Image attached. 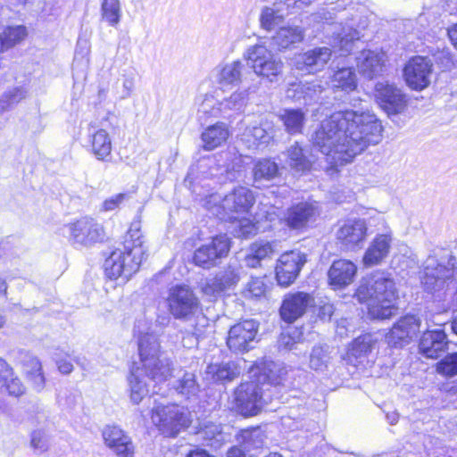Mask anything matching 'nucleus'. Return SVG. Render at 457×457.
Here are the masks:
<instances>
[{
  "instance_id": "1",
  "label": "nucleus",
  "mask_w": 457,
  "mask_h": 457,
  "mask_svg": "<svg viewBox=\"0 0 457 457\" xmlns=\"http://www.w3.org/2000/svg\"><path fill=\"white\" fill-rule=\"evenodd\" d=\"M383 127L370 111L346 110L325 119L314 132L312 145L332 167L351 162L370 145L382 139Z\"/></svg>"
},
{
  "instance_id": "2",
  "label": "nucleus",
  "mask_w": 457,
  "mask_h": 457,
  "mask_svg": "<svg viewBox=\"0 0 457 457\" xmlns=\"http://www.w3.org/2000/svg\"><path fill=\"white\" fill-rule=\"evenodd\" d=\"M148 256V246L141 232L139 221H133L124 237L122 245L106 259L105 272L110 278L129 279Z\"/></svg>"
},
{
  "instance_id": "3",
  "label": "nucleus",
  "mask_w": 457,
  "mask_h": 457,
  "mask_svg": "<svg viewBox=\"0 0 457 457\" xmlns=\"http://www.w3.org/2000/svg\"><path fill=\"white\" fill-rule=\"evenodd\" d=\"M355 296L360 303H367L369 314L373 319H389L395 314V285L384 273H375L363 278Z\"/></svg>"
},
{
  "instance_id": "4",
  "label": "nucleus",
  "mask_w": 457,
  "mask_h": 457,
  "mask_svg": "<svg viewBox=\"0 0 457 457\" xmlns=\"http://www.w3.org/2000/svg\"><path fill=\"white\" fill-rule=\"evenodd\" d=\"M457 259L447 250L441 249L430 254L423 264L421 283L431 293L449 291L455 287L453 279Z\"/></svg>"
},
{
  "instance_id": "5",
  "label": "nucleus",
  "mask_w": 457,
  "mask_h": 457,
  "mask_svg": "<svg viewBox=\"0 0 457 457\" xmlns=\"http://www.w3.org/2000/svg\"><path fill=\"white\" fill-rule=\"evenodd\" d=\"M138 353L142 368L149 379L162 382L168 379L171 362L163 356L156 335L142 333L137 339Z\"/></svg>"
},
{
  "instance_id": "6",
  "label": "nucleus",
  "mask_w": 457,
  "mask_h": 457,
  "mask_svg": "<svg viewBox=\"0 0 457 457\" xmlns=\"http://www.w3.org/2000/svg\"><path fill=\"white\" fill-rule=\"evenodd\" d=\"M245 59L254 74L269 82H276L282 75L284 62L271 50L262 44L249 47Z\"/></svg>"
},
{
  "instance_id": "7",
  "label": "nucleus",
  "mask_w": 457,
  "mask_h": 457,
  "mask_svg": "<svg viewBox=\"0 0 457 457\" xmlns=\"http://www.w3.org/2000/svg\"><path fill=\"white\" fill-rule=\"evenodd\" d=\"M266 403L262 388L255 378L241 383L234 391L232 408L245 417L257 415Z\"/></svg>"
},
{
  "instance_id": "8",
  "label": "nucleus",
  "mask_w": 457,
  "mask_h": 457,
  "mask_svg": "<svg viewBox=\"0 0 457 457\" xmlns=\"http://www.w3.org/2000/svg\"><path fill=\"white\" fill-rule=\"evenodd\" d=\"M152 421L168 436H176L191 422L187 410L176 404L156 406L153 411Z\"/></svg>"
},
{
  "instance_id": "9",
  "label": "nucleus",
  "mask_w": 457,
  "mask_h": 457,
  "mask_svg": "<svg viewBox=\"0 0 457 457\" xmlns=\"http://www.w3.org/2000/svg\"><path fill=\"white\" fill-rule=\"evenodd\" d=\"M166 303L169 312L177 320H187L200 309L198 297L187 286H175L170 288Z\"/></svg>"
},
{
  "instance_id": "10",
  "label": "nucleus",
  "mask_w": 457,
  "mask_h": 457,
  "mask_svg": "<svg viewBox=\"0 0 457 457\" xmlns=\"http://www.w3.org/2000/svg\"><path fill=\"white\" fill-rule=\"evenodd\" d=\"M259 323L251 319L231 326L227 337L228 347L235 353H244L253 348L257 342Z\"/></svg>"
},
{
  "instance_id": "11",
  "label": "nucleus",
  "mask_w": 457,
  "mask_h": 457,
  "mask_svg": "<svg viewBox=\"0 0 457 457\" xmlns=\"http://www.w3.org/2000/svg\"><path fill=\"white\" fill-rule=\"evenodd\" d=\"M69 240L73 245L89 246L104 239L103 227L95 220L83 217L65 226Z\"/></svg>"
},
{
  "instance_id": "12",
  "label": "nucleus",
  "mask_w": 457,
  "mask_h": 457,
  "mask_svg": "<svg viewBox=\"0 0 457 457\" xmlns=\"http://www.w3.org/2000/svg\"><path fill=\"white\" fill-rule=\"evenodd\" d=\"M433 75V63L430 59L424 56H414L405 64L403 78L413 90L421 91L431 83Z\"/></svg>"
},
{
  "instance_id": "13",
  "label": "nucleus",
  "mask_w": 457,
  "mask_h": 457,
  "mask_svg": "<svg viewBox=\"0 0 457 457\" xmlns=\"http://www.w3.org/2000/svg\"><path fill=\"white\" fill-rule=\"evenodd\" d=\"M230 249L229 238L227 235H218L197 248L194 253V262L204 269H210L218 263V261L228 255Z\"/></svg>"
},
{
  "instance_id": "14",
  "label": "nucleus",
  "mask_w": 457,
  "mask_h": 457,
  "mask_svg": "<svg viewBox=\"0 0 457 457\" xmlns=\"http://www.w3.org/2000/svg\"><path fill=\"white\" fill-rule=\"evenodd\" d=\"M305 262V253L298 250L286 252L281 254L276 265L278 283L283 287L291 285L298 277Z\"/></svg>"
},
{
  "instance_id": "15",
  "label": "nucleus",
  "mask_w": 457,
  "mask_h": 457,
  "mask_svg": "<svg viewBox=\"0 0 457 457\" xmlns=\"http://www.w3.org/2000/svg\"><path fill=\"white\" fill-rule=\"evenodd\" d=\"M244 67L239 60L220 63L212 71L210 79L218 89L229 91L241 84Z\"/></svg>"
},
{
  "instance_id": "16",
  "label": "nucleus",
  "mask_w": 457,
  "mask_h": 457,
  "mask_svg": "<svg viewBox=\"0 0 457 457\" xmlns=\"http://www.w3.org/2000/svg\"><path fill=\"white\" fill-rule=\"evenodd\" d=\"M375 97L381 108L388 114L400 113L406 106L405 96L401 89L386 82L376 84Z\"/></svg>"
},
{
  "instance_id": "17",
  "label": "nucleus",
  "mask_w": 457,
  "mask_h": 457,
  "mask_svg": "<svg viewBox=\"0 0 457 457\" xmlns=\"http://www.w3.org/2000/svg\"><path fill=\"white\" fill-rule=\"evenodd\" d=\"M313 303V297L307 293L287 294L280 307V316L286 322L292 323L302 317Z\"/></svg>"
},
{
  "instance_id": "18",
  "label": "nucleus",
  "mask_w": 457,
  "mask_h": 457,
  "mask_svg": "<svg viewBox=\"0 0 457 457\" xmlns=\"http://www.w3.org/2000/svg\"><path fill=\"white\" fill-rule=\"evenodd\" d=\"M420 328V319L414 315H406L401 318L386 334V342L395 347L408 344L417 336Z\"/></svg>"
},
{
  "instance_id": "19",
  "label": "nucleus",
  "mask_w": 457,
  "mask_h": 457,
  "mask_svg": "<svg viewBox=\"0 0 457 457\" xmlns=\"http://www.w3.org/2000/svg\"><path fill=\"white\" fill-rule=\"evenodd\" d=\"M392 245L393 233L391 231L376 235L363 254V265L373 267L381 264L388 257Z\"/></svg>"
},
{
  "instance_id": "20",
  "label": "nucleus",
  "mask_w": 457,
  "mask_h": 457,
  "mask_svg": "<svg viewBox=\"0 0 457 457\" xmlns=\"http://www.w3.org/2000/svg\"><path fill=\"white\" fill-rule=\"evenodd\" d=\"M331 55L332 52L328 47H316L295 55L294 66L300 71L315 73L324 69Z\"/></svg>"
},
{
  "instance_id": "21",
  "label": "nucleus",
  "mask_w": 457,
  "mask_h": 457,
  "mask_svg": "<svg viewBox=\"0 0 457 457\" xmlns=\"http://www.w3.org/2000/svg\"><path fill=\"white\" fill-rule=\"evenodd\" d=\"M102 436L104 445L118 457H134V444L121 428L107 426L103 429Z\"/></svg>"
},
{
  "instance_id": "22",
  "label": "nucleus",
  "mask_w": 457,
  "mask_h": 457,
  "mask_svg": "<svg viewBox=\"0 0 457 457\" xmlns=\"http://www.w3.org/2000/svg\"><path fill=\"white\" fill-rule=\"evenodd\" d=\"M367 224L364 220H346L337 230V239L343 247L353 250L360 246L367 236Z\"/></svg>"
},
{
  "instance_id": "23",
  "label": "nucleus",
  "mask_w": 457,
  "mask_h": 457,
  "mask_svg": "<svg viewBox=\"0 0 457 457\" xmlns=\"http://www.w3.org/2000/svg\"><path fill=\"white\" fill-rule=\"evenodd\" d=\"M385 62V53L378 50H362L356 57V66L359 72L368 79H373L380 75Z\"/></svg>"
},
{
  "instance_id": "24",
  "label": "nucleus",
  "mask_w": 457,
  "mask_h": 457,
  "mask_svg": "<svg viewBox=\"0 0 457 457\" xmlns=\"http://www.w3.org/2000/svg\"><path fill=\"white\" fill-rule=\"evenodd\" d=\"M255 202L253 191L245 187H237L222 199L218 209L224 212H247Z\"/></svg>"
},
{
  "instance_id": "25",
  "label": "nucleus",
  "mask_w": 457,
  "mask_h": 457,
  "mask_svg": "<svg viewBox=\"0 0 457 457\" xmlns=\"http://www.w3.org/2000/svg\"><path fill=\"white\" fill-rule=\"evenodd\" d=\"M319 214L316 203L303 202L289 208L284 219L289 228H302L313 221Z\"/></svg>"
},
{
  "instance_id": "26",
  "label": "nucleus",
  "mask_w": 457,
  "mask_h": 457,
  "mask_svg": "<svg viewBox=\"0 0 457 457\" xmlns=\"http://www.w3.org/2000/svg\"><path fill=\"white\" fill-rule=\"evenodd\" d=\"M250 373L260 385H264L267 382L278 386L285 380L287 371L282 363L270 361L253 368Z\"/></svg>"
},
{
  "instance_id": "27",
  "label": "nucleus",
  "mask_w": 457,
  "mask_h": 457,
  "mask_svg": "<svg viewBox=\"0 0 457 457\" xmlns=\"http://www.w3.org/2000/svg\"><path fill=\"white\" fill-rule=\"evenodd\" d=\"M447 337L442 329L426 331L420 341V353L427 358L436 359L446 350Z\"/></svg>"
},
{
  "instance_id": "28",
  "label": "nucleus",
  "mask_w": 457,
  "mask_h": 457,
  "mask_svg": "<svg viewBox=\"0 0 457 457\" xmlns=\"http://www.w3.org/2000/svg\"><path fill=\"white\" fill-rule=\"evenodd\" d=\"M357 267L351 261L340 259L335 261L329 270L328 279L332 286L345 287L353 281Z\"/></svg>"
},
{
  "instance_id": "29",
  "label": "nucleus",
  "mask_w": 457,
  "mask_h": 457,
  "mask_svg": "<svg viewBox=\"0 0 457 457\" xmlns=\"http://www.w3.org/2000/svg\"><path fill=\"white\" fill-rule=\"evenodd\" d=\"M235 147H229L226 151L221 152L217 159V165L221 173H226L229 179H234L236 173H239L245 164V159Z\"/></svg>"
},
{
  "instance_id": "30",
  "label": "nucleus",
  "mask_w": 457,
  "mask_h": 457,
  "mask_svg": "<svg viewBox=\"0 0 457 457\" xmlns=\"http://www.w3.org/2000/svg\"><path fill=\"white\" fill-rule=\"evenodd\" d=\"M90 147L94 156L99 161H108L112 154V139L109 133L99 129L90 134Z\"/></svg>"
},
{
  "instance_id": "31",
  "label": "nucleus",
  "mask_w": 457,
  "mask_h": 457,
  "mask_svg": "<svg viewBox=\"0 0 457 457\" xmlns=\"http://www.w3.org/2000/svg\"><path fill=\"white\" fill-rule=\"evenodd\" d=\"M291 6L290 3H275L271 6H265L260 14L261 27L268 31L283 22L286 16L285 10Z\"/></svg>"
},
{
  "instance_id": "32",
  "label": "nucleus",
  "mask_w": 457,
  "mask_h": 457,
  "mask_svg": "<svg viewBox=\"0 0 457 457\" xmlns=\"http://www.w3.org/2000/svg\"><path fill=\"white\" fill-rule=\"evenodd\" d=\"M303 30L298 26H285L279 28L272 37V41L278 50L288 49L303 41Z\"/></svg>"
},
{
  "instance_id": "33",
  "label": "nucleus",
  "mask_w": 457,
  "mask_h": 457,
  "mask_svg": "<svg viewBox=\"0 0 457 457\" xmlns=\"http://www.w3.org/2000/svg\"><path fill=\"white\" fill-rule=\"evenodd\" d=\"M273 244L264 241L253 243L245 257V264L249 268H257L264 260L270 259L275 253Z\"/></svg>"
},
{
  "instance_id": "34",
  "label": "nucleus",
  "mask_w": 457,
  "mask_h": 457,
  "mask_svg": "<svg viewBox=\"0 0 457 457\" xmlns=\"http://www.w3.org/2000/svg\"><path fill=\"white\" fill-rule=\"evenodd\" d=\"M176 372L178 379L172 384L176 391L187 397L195 395L199 391V386L196 383L195 376L193 373L185 371L181 369H174L170 367V373L168 378L174 376Z\"/></svg>"
},
{
  "instance_id": "35",
  "label": "nucleus",
  "mask_w": 457,
  "mask_h": 457,
  "mask_svg": "<svg viewBox=\"0 0 457 457\" xmlns=\"http://www.w3.org/2000/svg\"><path fill=\"white\" fill-rule=\"evenodd\" d=\"M3 390L9 395L19 396L23 394L24 387L18 378H13L12 368L0 357V391Z\"/></svg>"
},
{
  "instance_id": "36",
  "label": "nucleus",
  "mask_w": 457,
  "mask_h": 457,
  "mask_svg": "<svg viewBox=\"0 0 457 457\" xmlns=\"http://www.w3.org/2000/svg\"><path fill=\"white\" fill-rule=\"evenodd\" d=\"M229 132L224 123L218 122L212 126H209L202 133V140L204 148L211 151L221 145L228 138Z\"/></svg>"
},
{
  "instance_id": "37",
  "label": "nucleus",
  "mask_w": 457,
  "mask_h": 457,
  "mask_svg": "<svg viewBox=\"0 0 457 457\" xmlns=\"http://www.w3.org/2000/svg\"><path fill=\"white\" fill-rule=\"evenodd\" d=\"M331 87L335 90L353 92L357 87V76L354 71L349 67L340 68L330 77Z\"/></svg>"
},
{
  "instance_id": "38",
  "label": "nucleus",
  "mask_w": 457,
  "mask_h": 457,
  "mask_svg": "<svg viewBox=\"0 0 457 457\" xmlns=\"http://www.w3.org/2000/svg\"><path fill=\"white\" fill-rule=\"evenodd\" d=\"M278 174V164L270 159H262L257 161L253 168V178L256 187L263 186L265 182H270Z\"/></svg>"
},
{
  "instance_id": "39",
  "label": "nucleus",
  "mask_w": 457,
  "mask_h": 457,
  "mask_svg": "<svg viewBox=\"0 0 457 457\" xmlns=\"http://www.w3.org/2000/svg\"><path fill=\"white\" fill-rule=\"evenodd\" d=\"M144 374L145 371L143 368H137L131 370L128 378L130 399L136 404L139 403L148 393V386L144 380Z\"/></svg>"
},
{
  "instance_id": "40",
  "label": "nucleus",
  "mask_w": 457,
  "mask_h": 457,
  "mask_svg": "<svg viewBox=\"0 0 457 457\" xmlns=\"http://www.w3.org/2000/svg\"><path fill=\"white\" fill-rule=\"evenodd\" d=\"M27 36L25 26H7L0 32V53L10 50Z\"/></svg>"
},
{
  "instance_id": "41",
  "label": "nucleus",
  "mask_w": 457,
  "mask_h": 457,
  "mask_svg": "<svg viewBox=\"0 0 457 457\" xmlns=\"http://www.w3.org/2000/svg\"><path fill=\"white\" fill-rule=\"evenodd\" d=\"M238 374L237 366L233 362L210 364L206 368V376L214 382L230 381Z\"/></svg>"
},
{
  "instance_id": "42",
  "label": "nucleus",
  "mask_w": 457,
  "mask_h": 457,
  "mask_svg": "<svg viewBox=\"0 0 457 457\" xmlns=\"http://www.w3.org/2000/svg\"><path fill=\"white\" fill-rule=\"evenodd\" d=\"M331 356L328 345H315L309 356V367L315 371H324L330 363Z\"/></svg>"
},
{
  "instance_id": "43",
  "label": "nucleus",
  "mask_w": 457,
  "mask_h": 457,
  "mask_svg": "<svg viewBox=\"0 0 457 457\" xmlns=\"http://www.w3.org/2000/svg\"><path fill=\"white\" fill-rule=\"evenodd\" d=\"M121 4L120 0H102L101 17L111 27H117L121 19Z\"/></svg>"
},
{
  "instance_id": "44",
  "label": "nucleus",
  "mask_w": 457,
  "mask_h": 457,
  "mask_svg": "<svg viewBox=\"0 0 457 457\" xmlns=\"http://www.w3.org/2000/svg\"><path fill=\"white\" fill-rule=\"evenodd\" d=\"M280 119L284 123L286 130L289 134H297L302 132L305 115L301 110H285L280 115Z\"/></svg>"
},
{
  "instance_id": "45",
  "label": "nucleus",
  "mask_w": 457,
  "mask_h": 457,
  "mask_svg": "<svg viewBox=\"0 0 457 457\" xmlns=\"http://www.w3.org/2000/svg\"><path fill=\"white\" fill-rule=\"evenodd\" d=\"M287 163L296 171H304L311 168L312 162L303 154V150L298 143L291 145L287 152Z\"/></svg>"
},
{
  "instance_id": "46",
  "label": "nucleus",
  "mask_w": 457,
  "mask_h": 457,
  "mask_svg": "<svg viewBox=\"0 0 457 457\" xmlns=\"http://www.w3.org/2000/svg\"><path fill=\"white\" fill-rule=\"evenodd\" d=\"M223 112L220 102L212 95H205L198 103L197 113L200 118L218 117Z\"/></svg>"
},
{
  "instance_id": "47",
  "label": "nucleus",
  "mask_w": 457,
  "mask_h": 457,
  "mask_svg": "<svg viewBox=\"0 0 457 457\" xmlns=\"http://www.w3.org/2000/svg\"><path fill=\"white\" fill-rule=\"evenodd\" d=\"M46 387V377L42 364L38 359H30V389L37 393L42 392Z\"/></svg>"
},
{
  "instance_id": "48",
  "label": "nucleus",
  "mask_w": 457,
  "mask_h": 457,
  "mask_svg": "<svg viewBox=\"0 0 457 457\" xmlns=\"http://www.w3.org/2000/svg\"><path fill=\"white\" fill-rule=\"evenodd\" d=\"M375 343L376 339L371 334L360 336L353 342L350 354L356 358L364 356L372 350Z\"/></svg>"
},
{
  "instance_id": "49",
  "label": "nucleus",
  "mask_w": 457,
  "mask_h": 457,
  "mask_svg": "<svg viewBox=\"0 0 457 457\" xmlns=\"http://www.w3.org/2000/svg\"><path fill=\"white\" fill-rule=\"evenodd\" d=\"M270 137L266 129L258 125L246 128L244 133V139L248 143L249 147H257L261 144H265Z\"/></svg>"
},
{
  "instance_id": "50",
  "label": "nucleus",
  "mask_w": 457,
  "mask_h": 457,
  "mask_svg": "<svg viewBox=\"0 0 457 457\" xmlns=\"http://www.w3.org/2000/svg\"><path fill=\"white\" fill-rule=\"evenodd\" d=\"M199 434L202 438L205 441H208L212 446H216L217 445L221 444L226 441V435L222 433L221 428L220 425L210 423L203 428Z\"/></svg>"
},
{
  "instance_id": "51",
  "label": "nucleus",
  "mask_w": 457,
  "mask_h": 457,
  "mask_svg": "<svg viewBox=\"0 0 457 457\" xmlns=\"http://www.w3.org/2000/svg\"><path fill=\"white\" fill-rule=\"evenodd\" d=\"M247 90H236L228 97L220 101L222 111L240 110L246 102Z\"/></svg>"
},
{
  "instance_id": "52",
  "label": "nucleus",
  "mask_w": 457,
  "mask_h": 457,
  "mask_svg": "<svg viewBox=\"0 0 457 457\" xmlns=\"http://www.w3.org/2000/svg\"><path fill=\"white\" fill-rule=\"evenodd\" d=\"M214 279L218 283L221 291L224 293L237 284L239 281V276L234 269L228 267L225 270L217 274Z\"/></svg>"
},
{
  "instance_id": "53",
  "label": "nucleus",
  "mask_w": 457,
  "mask_h": 457,
  "mask_svg": "<svg viewBox=\"0 0 457 457\" xmlns=\"http://www.w3.org/2000/svg\"><path fill=\"white\" fill-rule=\"evenodd\" d=\"M338 37V45L337 46L339 48L341 54H346L351 52L354 41L359 40L361 37L359 31L352 28L348 29L347 31L344 29V31Z\"/></svg>"
},
{
  "instance_id": "54",
  "label": "nucleus",
  "mask_w": 457,
  "mask_h": 457,
  "mask_svg": "<svg viewBox=\"0 0 457 457\" xmlns=\"http://www.w3.org/2000/svg\"><path fill=\"white\" fill-rule=\"evenodd\" d=\"M436 370L438 373L453 377L457 374V353H451L445 356L441 361L436 364Z\"/></svg>"
},
{
  "instance_id": "55",
  "label": "nucleus",
  "mask_w": 457,
  "mask_h": 457,
  "mask_svg": "<svg viewBox=\"0 0 457 457\" xmlns=\"http://www.w3.org/2000/svg\"><path fill=\"white\" fill-rule=\"evenodd\" d=\"M266 290L267 287L263 279L254 278L248 282L245 295L248 298H260L265 295Z\"/></svg>"
},
{
  "instance_id": "56",
  "label": "nucleus",
  "mask_w": 457,
  "mask_h": 457,
  "mask_svg": "<svg viewBox=\"0 0 457 457\" xmlns=\"http://www.w3.org/2000/svg\"><path fill=\"white\" fill-rule=\"evenodd\" d=\"M30 446L39 453L46 452L49 447V436L45 429L33 431L30 438Z\"/></svg>"
},
{
  "instance_id": "57",
  "label": "nucleus",
  "mask_w": 457,
  "mask_h": 457,
  "mask_svg": "<svg viewBox=\"0 0 457 457\" xmlns=\"http://www.w3.org/2000/svg\"><path fill=\"white\" fill-rule=\"evenodd\" d=\"M244 450L250 451L251 448H260L262 445V435L259 431H245L243 433Z\"/></svg>"
},
{
  "instance_id": "58",
  "label": "nucleus",
  "mask_w": 457,
  "mask_h": 457,
  "mask_svg": "<svg viewBox=\"0 0 457 457\" xmlns=\"http://www.w3.org/2000/svg\"><path fill=\"white\" fill-rule=\"evenodd\" d=\"M256 233L255 225L249 220H239L238 225L235 228V235L237 237L247 238Z\"/></svg>"
},
{
  "instance_id": "59",
  "label": "nucleus",
  "mask_w": 457,
  "mask_h": 457,
  "mask_svg": "<svg viewBox=\"0 0 457 457\" xmlns=\"http://www.w3.org/2000/svg\"><path fill=\"white\" fill-rule=\"evenodd\" d=\"M66 357H70V355H65L62 353H55L54 354L57 370L62 375H70L74 370L72 362L67 360Z\"/></svg>"
},
{
  "instance_id": "60",
  "label": "nucleus",
  "mask_w": 457,
  "mask_h": 457,
  "mask_svg": "<svg viewBox=\"0 0 457 457\" xmlns=\"http://www.w3.org/2000/svg\"><path fill=\"white\" fill-rule=\"evenodd\" d=\"M129 195L124 193H120L115 195L107 198L103 203L102 209L105 212H111L118 208L126 199H128Z\"/></svg>"
},
{
  "instance_id": "61",
  "label": "nucleus",
  "mask_w": 457,
  "mask_h": 457,
  "mask_svg": "<svg viewBox=\"0 0 457 457\" xmlns=\"http://www.w3.org/2000/svg\"><path fill=\"white\" fill-rule=\"evenodd\" d=\"M293 87H295V90H301L303 92L306 90L304 97L309 98H312L313 93L321 92L323 89L322 86L318 82L293 85Z\"/></svg>"
},
{
  "instance_id": "62",
  "label": "nucleus",
  "mask_w": 457,
  "mask_h": 457,
  "mask_svg": "<svg viewBox=\"0 0 457 457\" xmlns=\"http://www.w3.org/2000/svg\"><path fill=\"white\" fill-rule=\"evenodd\" d=\"M202 292L204 295L209 296L211 299H214L223 293L214 278L207 282L202 287Z\"/></svg>"
},
{
  "instance_id": "63",
  "label": "nucleus",
  "mask_w": 457,
  "mask_h": 457,
  "mask_svg": "<svg viewBox=\"0 0 457 457\" xmlns=\"http://www.w3.org/2000/svg\"><path fill=\"white\" fill-rule=\"evenodd\" d=\"M258 215L260 219L264 218L266 220L273 221L279 216V209L274 205H263Z\"/></svg>"
},
{
  "instance_id": "64",
  "label": "nucleus",
  "mask_w": 457,
  "mask_h": 457,
  "mask_svg": "<svg viewBox=\"0 0 457 457\" xmlns=\"http://www.w3.org/2000/svg\"><path fill=\"white\" fill-rule=\"evenodd\" d=\"M334 313V307L331 303H326L319 309V317L321 320H329Z\"/></svg>"
}]
</instances>
